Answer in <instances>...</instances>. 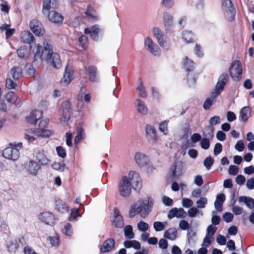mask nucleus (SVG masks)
Returning a JSON list of instances; mask_svg holds the SVG:
<instances>
[{"label":"nucleus","instance_id":"1","mask_svg":"<svg viewBox=\"0 0 254 254\" xmlns=\"http://www.w3.org/2000/svg\"><path fill=\"white\" fill-rule=\"evenodd\" d=\"M44 52H47L46 61L47 63L55 68H59L62 65L60 55L53 52V47L51 41L46 39L43 41V46L39 44L36 45V50L34 55L33 64L39 67L42 63Z\"/></svg>","mask_w":254,"mask_h":254},{"label":"nucleus","instance_id":"2","mask_svg":"<svg viewBox=\"0 0 254 254\" xmlns=\"http://www.w3.org/2000/svg\"><path fill=\"white\" fill-rule=\"evenodd\" d=\"M228 78V75L226 73L220 75L215 85L214 91L210 93V97H207L204 102L203 108L204 110H209L211 106L216 102L218 95L223 91Z\"/></svg>","mask_w":254,"mask_h":254},{"label":"nucleus","instance_id":"3","mask_svg":"<svg viewBox=\"0 0 254 254\" xmlns=\"http://www.w3.org/2000/svg\"><path fill=\"white\" fill-rule=\"evenodd\" d=\"M9 146L5 148L2 152L3 157L6 159L16 160L19 157V150L22 147V143L19 142L17 144L10 143Z\"/></svg>","mask_w":254,"mask_h":254},{"label":"nucleus","instance_id":"4","mask_svg":"<svg viewBox=\"0 0 254 254\" xmlns=\"http://www.w3.org/2000/svg\"><path fill=\"white\" fill-rule=\"evenodd\" d=\"M153 200L151 197L143 199L137 206V212L140 217L145 218L148 216L153 206Z\"/></svg>","mask_w":254,"mask_h":254},{"label":"nucleus","instance_id":"5","mask_svg":"<svg viewBox=\"0 0 254 254\" xmlns=\"http://www.w3.org/2000/svg\"><path fill=\"white\" fill-rule=\"evenodd\" d=\"M184 164L181 161H175L171 166L169 171V177L172 180H176L182 176Z\"/></svg>","mask_w":254,"mask_h":254},{"label":"nucleus","instance_id":"6","mask_svg":"<svg viewBox=\"0 0 254 254\" xmlns=\"http://www.w3.org/2000/svg\"><path fill=\"white\" fill-rule=\"evenodd\" d=\"M229 72L231 78L234 81H239L242 78V67L241 62L236 60L233 62L229 68Z\"/></svg>","mask_w":254,"mask_h":254},{"label":"nucleus","instance_id":"7","mask_svg":"<svg viewBox=\"0 0 254 254\" xmlns=\"http://www.w3.org/2000/svg\"><path fill=\"white\" fill-rule=\"evenodd\" d=\"M131 190L130 182L126 176H124L119 185L120 194L124 197L128 196L131 192Z\"/></svg>","mask_w":254,"mask_h":254},{"label":"nucleus","instance_id":"8","mask_svg":"<svg viewBox=\"0 0 254 254\" xmlns=\"http://www.w3.org/2000/svg\"><path fill=\"white\" fill-rule=\"evenodd\" d=\"M39 219L46 225L53 226L55 224V217L50 212H41L38 215Z\"/></svg>","mask_w":254,"mask_h":254},{"label":"nucleus","instance_id":"9","mask_svg":"<svg viewBox=\"0 0 254 254\" xmlns=\"http://www.w3.org/2000/svg\"><path fill=\"white\" fill-rule=\"evenodd\" d=\"M131 185H133V188L136 190H139L141 187V181L139 174L135 171H131L128 173V179Z\"/></svg>","mask_w":254,"mask_h":254},{"label":"nucleus","instance_id":"10","mask_svg":"<svg viewBox=\"0 0 254 254\" xmlns=\"http://www.w3.org/2000/svg\"><path fill=\"white\" fill-rule=\"evenodd\" d=\"M40 164H38L37 162L34 160H30L25 165L26 171L31 176H35L38 173V171L41 168Z\"/></svg>","mask_w":254,"mask_h":254},{"label":"nucleus","instance_id":"11","mask_svg":"<svg viewBox=\"0 0 254 254\" xmlns=\"http://www.w3.org/2000/svg\"><path fill=\"white\" fill-rule=\"evenodd\" d=\"M30 27L33 33L36 36H41L45 32L42 24L37 19H33L30 21Z\"/></svg>","mask_w":254,"mask_h":254},{"label":"nucleus","instance_id":"12","mask_svg":"<svg viewBox=\"0 0 254 254\" xmlns=\"http://www.w3.org/2000/svg\"><path fill=\"white\" fill-rule=\"evenodd\" d=\"M114 216L111 219L112 224L117 228H123L124 222L123 216L121 215L120 211L116 207L113 209Z\"/></svg>","mask_w":254,"mask_h":254},{"label":"nucleus","instance_id":"13","mask_svg":"<svg viewBox=\"0 0 254 254\" xmlns=\"http://www.w3.org/2000/svg\"><path fill=\"white\" fill-rule=\"evenodd\" d=\"M144 45L154 56H159L160 54L159 48L149 37L145 39Z\"/></svg>","mask_w":254,"mask_h":254},{"label":"nucleus","instance_id":"14","mask_svg":"<svg viewBox=\"0 0 254 254\" xmlns=\"http://www.w3.org/2000/svg\"><path fill=\"white\" fill-rule=\"evenodd\" d=\"M43 112L39 110L32 111L29 116L26 117L28 123L35 125L38 120L42 118Z\"/></svg>","mask_w":254,"mask_h":254},{"label":"nucleus","instance_id":"15","mask_svg":"<svg viewBox=\"0 0 254 254\" xmlns=\"http://www.w3.org/2000/svg\"><path fill=\"white\" fill-rule=\"evenodd\" d=\"M73 79V71L68 69L67 66L65 67L64 74L63 77L60 81L61 85L66 86L68 85Z\"/></svg>","mask_w":254,"mask_h":254},{"label":"nucleus","instance_id":"16","mask_svg":"<svg viewBox=\"0 0 254 254\" xmlns=\"http://www.w3.org/2000/svg\"><path fill=\"white\" fill-rule=\"evenodd\" d=\"M187 213L182 208L176 207L171 209L168 214V218L170 219L176 217L177 218H184L186 216Z\"/></svg>","mask_w":254,"mask_h":254},{"label":"nucleus","instance_id":"17","mask_svg":"<svg viewBox=\"0 0 254 254\" xmlns=\"http://www.w3.org/2000/svg\"><path fill=\"white\" fill-rule=\"evenodd\" d=\"M48 17L49 20L55 24H61L64 20L62 15L55 10L49 12Z\"/></svg>","mask_w":254,"mask_h":254},{"label":"nucleus","instance_id":"18","mask_svg":"<svg viewBox=\"0 0 254 254\" xmlns=\"http://www.w3.org/2000/svg\"><path fill=\"white\" fill-rule=\"evenodd\" d=\"M115 242L112 238L107 239L103 243L100 248V251L101 253H105L110 252L115 247Z\"/></svg>","mask_w":254,"mask_h":254},{"label":"nucleus","instance_id":"19","mask_svg":"<svg viewBox=\"0 0 254 254\" xmlns=\"http://www.w3.org/2000/svg\"><path fill=\"white\" fill-rule=\"evenodd\" d=\"M134 158L135 162L140 167L146 165L149 161L148 157L140 152L135 153Z\"/></svg>","mask_w":254,"mask_h":254},{"label":"nucleus","instance_id":"20","mask_svg":"<svg viewBox=\"0 0 254 254\" xmlns=\"http://www.w3.org/2000/svg\"><path fill=\"white\" fill-rule=\"evenodd\" d=\"M100 29L97 25L92 26L90 28H86L84 29V33L85 34H90L91 39L95 41H97L98 38V35L100 33Z\"/></svg>","mask_w":254,"mask_h":254},{"label":"nucleus","instance_id":"21","mask_svg":"<svg viewBox=\"0 0 254 254\" xmlns=\"http://www.w3.org/2000/svg\"><path fill=\"white\" fill-rule=\"evenodd\" d=\"M43 11L45 13L46 12H49V10L52 9H55L57 6V0H43Z\"/></svg>","mask_w":254,"mask_h":254},{"label":"nucleus","instance_id":"22","mask_svg":"<svg viewBox=\"0 0 254 254\" xmlns=\"http://www.w3.org/2000/svg\"><path fill=\"white\" fill-rule=\"evenodd\" d=\"M163 20L166 28L169 29L173 24V16L168 12H164L163 13Z\"/></svg>","mask_w":254,"mask_h":254},{"label":"nucleus","instance_id":"23","mask_svg":"<svg viewBox=\"0 0 254 254\" xmlns=\"http://www.w3.org/2000/svg\"><path fill=\"white\" fill-rule=\"evenodd\" d=\"M251 109L249 107H244L240 111L239 119L244 122H246L251 116Z\"/></svg>","mask_w":254,"mask_h":254},{"label":"nucleus","instance_id":"24","mask_svg":"<svg viewBox=\"0 0 254 254\" xmlns=\"http://www.w3.org/2000/svg\"><path fill=\"white\" fill-rule=\"evenodd\" d=\"M33 133L37 136L48 137L53 134V132L50 130L39 128L33 129Z\"/></svg>","mask_w":254,"mask_h":254},{"label":"nucleus","instance_id":"25","mask_svg":"<svg viewBox=\"0 0 254 254\" xmlns=\"http://www.w3.org/2000/svg\"><path fill=\"white\" fill-rule=\"evenodd\" d=\"M165 239L174 241L177 237V230L175 228H170L167 229L164 233Z\"/></svg>","mask_w":254,"mask_h":254},{"label":"nucleus","instance_id":"26","mask_svg":"<svg viewBox=\"0 0 254 254\" xmlns=\"http://www.w3.org/2000/svg\"><path fill=\"white\" fill-rule=\"evenodd\" d=\"M145 131L147 135L150 137L154 141L157 140L156 131L153 126L147 125L145 127Z\"/></svg>","mask_w":254,"mask_h":254},{"label":"nucleus","instance_id":"27","mask_svg":"<svg viewBox=\"0 0 254 254\" xmlns=\"http://www.w3.org/2000/svg\"><path fill=\"white\" fill-rule=\"evenodd\" d=\"M20 39L25 43L31 44L34 41V37L30 32L23 31L21 34Z\"/></svg>","mask_w":254,"mask_h":254},{"label":"nucleus","instance_id":"28","mask_svg":"<svg viewBox=\"0 0 254 254\" xmlns=\"http://www.w3.org/2000/svg\"><path fill=\"white\" fill-rule=\"evenodd\" d=\"M10 74L13 79L17 81L22 75V68L18 66H13L10 69Z\"/></svg>","mask_w":254,"mask_h":254},{"label":"nucleus","instance_id":"29","mask_svg":"<svg viewBox=\"0 0 254 254\" xmlns=\"http://www.w3.org/2000/svg\"><path fill=\"white\" fill-rule=\"evenodd\" d=\"M136 106L138 112L145 115L148 113V108L145 103L141 100L137 99L136 100Z\"/></svg>","mask_w":254,"mask_h":254},{"label":"nucleus","instance_id":"30","mask_svg":"<svg viewBox=\"0 0 254 254\" xmlns=\"http://www.w3.org/2000/svg\"><path fill=\"white\" fill-rule=\"evenodd\" d=\"M88 44V38L84 35H82L78 39L77 46L79 50L82 51L85 50Z\"/></svg>","mask_w":254,"mask_h":254},{"label":"nucleus","instance_id":"31","mask_svg":"<svg viewBox=\"0 0 254 254\" xmlns=\"http://www.w3.org/2000/svg\"><path fill=\"white\" fill-rule=\"evenodd\" d=\"M124 246L126 248H134L135 250H138L140 249V244L139 242L136 240L125 241L124 242Z\"/></svg>","mask_w":254,"mask_h":254},{"label":"nucleus","instance_id":"32","mask_svg":"<svg viewBox=\"0 0 254 254\" xmlns=\"http://www.w3.org/2000/svg\"><path fill=\"white\" fill-rule=\"evenodd\" d=\"M89 79L91 82L98 81V78L96 76L97 68L94 66H90L88 68Z\"/></svg>","mask_w":254,"mask_h":254},{"label":"nucleus","instance_id":"33","mask_svg":"<svg viewBox=\"0 0 254 254\" xmlns=\"http://www.w3.org/2000/svg\"><path fill=\"white\" fill-rule=\"evenodd\" d=\"M55 205L58 211L61 213L68 211V207L66 204L61 199H57L55 201Z\"/></svg>","mask_w":254,"mask_h":254},{"label":"nucleus","instance_id":"34","mask_svg":"<svg viewBox=\"0 0 254 254\" xmlns=\"http://www.w3.org/2000/svg\"><path fill=\"white\" fill-rule=\"evenodd\" d=\"M223 10L225 17L228 21H232L234 19L236 13L234 7H230L229 9Z\"/></svg>","mask_w":254,"mask_h":254},{"label":"nucleus","instance_id":"35","mask_svg":"<svg viewBox=\"0 0 254 254\" xmlns=\"http://www.w3.org/2000/svg\"><path fill=\"white\" fill-rule=\"evenodd\" d=\"M239 201L240 202H243L250 209L254 207V200L250 197L242 196L239 197Z\"/></svg>","mask_w":254,"mask_h":254},{"label":"nucleus","instance_id":"36","mask_svg":"<svg viewBox=\"0 0 254 254\" xmlns=\"http://www.w3.org/2000/svg\"><path fill=\"white\" fill-rule=\"evenodd\" d=\"M153 32L154 36L157 39V41L160 46H162L164 44V41L163 38V35L161 30L157 27H155L153 29Z\"/></svg>","mask_w":254,"mask_h":254},{"label":"nucleus","instance_id":"37","mask_svg":"<svg viewBox=\"0 0 254 254\" xmlns=\"http://www.w3.org/2000/svg\"><path fill=\"white\" fill-rule=\"evenodd\" d=\"M5 98L8 102L16 104L18 98L14 92L10 91L6 94Z\"/></svg>","mask_w":254,"mask_h":254},{"label":"nucleus","instance_id":"38","mask_svg":"<svg viewBox=\"0 0 254 254\" xmlns=\"http://www.w3.org/2000/svg\"><path fill=\"white\" fill-rule=\"evenodd\" d=\"M124 235L128 239H132L134 237L132 227L131 225H127L124 228Z\"/></svg>","mask_w":254,"mask_h":254},{"label":"nucleus","instance_id":"39","mask_svg":"<svg viewBox=\"0 0 254 254\" xmlns=\"http://www.w3.org/2000/svg\"><path fill=\"white\" fill-rule=\"evenodd\" d=\"M84 129L82 127L79 128L77 130V134L74 139V144L76 145L78 144L79 142L84 138Z\"/></svg>","mask_w":254,"mask_h":254},{"label":"nucleus","instance_id":"40","mask_svg":"<svg viewBox=\"0 0 254 254\" xmlns=\"http://www.w3.org/2000/svg\"><path fill=\"white\" fill-rule=\"evenodd\" d=\"M38 164H40V166L48 164L49 160L43 153H39L36 157V160Z\"/></svg>","mask_w":254,"mask_h":254},{"label":"nucleus","instance_id":"41","mask_svg":"<svg viewBox=\"0 0 254 254\" xmlns=\"http://www.w3.org/2000/svg\"><path fill=\"white\" fill-rule=\"evenodd\" d=\"M86 91V88L84 87H82L80 88L79 95H81V97L82 99H83V100H84V101L85 102L89 103L90 102V101L91 100V95H90V94L89 93H85Z\"/></svg>","mask_w":254,"mask_h":254},{"label":"nucleus","instance_id":"42","mask_svg":"<svg viewBox=\"0 0 254 254\" xmlns=\"http://www.w3.org/2000/svg\"><path fill=\"white\" fill-rule=\"evenodd\" d=\"M183 40L187 43H191L193 40V35L191 31H185L182 34Z\"/></svg>","mask_w":254,"mask_h":254},{"label":"nucleus","instance_id":"43","mask_svg":"<svg viewBox=\"0 0 254 254\" xmlns=\"http://www.w3.org/2000/svg\"><path fill=\"white\" fill-rule=\"evenodd\" d=\"M183 65L187 72L191 71L194 68V63L191 60H189L187 57L186 58L185 61L183 63Z\"/></svg>","mask_w":254,"mask_h":254},{"label":"nucleus","instance_id":"44","mask_svg":"<svg viewBox=\"0 0 254 254\" xmlns=\"http://www.w3.org/2000/svg\"><path fill=\"white\" fill-rule=\"evenodd\" d=\"M167 224V222L155 221L153 223V228L156 232H160L163 231L166 225Z\"/></svg>","mask_w":254,"mask_h":254},{"label":"nucleus","instance_id":"45","mask_svg":"<svg viewBox=\"0 0 254 254\" xmlns=\"http://www.w3.org/2000/svg\"><path fill=\"white\" fill-rule=\"evenodd\" d=\"M139 80V86L137 88V90L138 91V95L142 98H146L147 96V92L145 90V87L143 85V82L140 79Z\"/></svg>","mask_w":254,"mask_h":254},{"label":"nucleus","instance_id":"46","mask_svg":"<svg viewBox=\"0 0 254 254\" xmlns=\"http://www.w3.org/2000/svg\"><path fill=\"white\" fill-rule=\"evenodd\" d=\"M207 199L206 197H201L196 201V204L197 208H204L207 204Z\"/></svg>","mask_w":254,"mask_h":254},{"label":"nucleus","instance_id":"47","mask_svg":"<svg viewBox=\"0 0 254 254\" xmlns=\"http://www.w3.org/2000/svg\"><path fill=\"white\" fill-rule=\"evenodd\" d=\"M214 160L211 157H207L203 161V165L207 170H209L213 164H214Z\"/></svg>","mask_w":254,"mask_h":254},{"label":"nucleus","instance_id":"48","mask_svg":"<svg viewBox=\"0 0 254 254\" xmlns=\"http://www.w3.org/2000/svg\"><path fill=\"white\" fill-rule=\"evenodd\" d=\"M34 66L36 67V66L33 64V61L32 62V64H27L25 65V69L26 70L27 73L30 75H34L36 71V69L34 67ZM36 67H37L36 66Z\"/></svg>","mask_w":254,"mask_h":254},{"label":"nucleus","instance_id":"49","mask_svg":"<svg viewBox=\"0 0 254 254\" xmlns=\"http://www.w3.org/2000/svg\"><path fill=\"white\" fill-rule=\"evenodd\" d=\"M17 53L20 58L24 59L26 57H27L28 51L24 47H21L17 49Z\"/></svg>","mask_w":254,"mask_h":254},{"label":"nucleus","instance_id":"50","mask_svg":"<svg viewBox=\"0 0 254 254\" xmlns=\"http://www.w3.org/2000/svg\"><path fill=\"white\" fill-rule=\"evenodd\" d=\"M0 0L1 1V3L0 4L1 11L5 13H8L10 8V6L6 1L3 0Z\"/></svg>","mask_w":254,"mask_h":254},{"label":"nucleus","instance_id":"51","mask_svg":"<svg viewBox=\"0 0 254 254\" xmlns=\"http://www.w3.org/2000/svg\"><path fill=\"white\" fill-rule=\"evenodd\" d=\"M137 229L142 232H146L148 230L149 226L148 224L142 221L139 222L137 223Z\"/></svg>","mask_w":254,"mask_h":254},{"label":"nucleus","instance_id":"52","mask_svg":"<svg viewBox=\"0 0 254 254\" xmlns=\"http://www.w3.org/2000/svg\"><path fill=\"white\" fill-rule=\"evenodd\" d=\"M200 145L201 147L204 149L207 150L210 146V141L208 138H202L200 142Z\"/></svg>","mask_w":254,"mask_h":254},{"label":"nucleus","instance_id":"53","mask_svg":"<svg viewBox=\"0 0 254 254\" xmlns=\"http://www.w3.org/2000/svg\"><path fill=\"white\" fill-rule=\"evenodd\" d=\"M168 121H164L159 124V130L165 135L168 133Z\"/></svg>","mask_w":254,"mask_h":254},{"label":"nucleus","instance_id":"54","mask_svg":"<svg viewBox=\"0 0 254 254\" xmlns=\"http://www.w3.org/2000/svg\"><path fill=\"white\" fill-rule=\"evenodd\" d=\"M217 230V227L213 225H209L206 229V235L209 237H212L215 234Z\"/></svg>","mask_w":254,"mask_h":254},{"label":"nucleus","instance_id":"55","mask_svg":"<svg viewBox=\"0 0 254 254\" xmlns=\"http://www.w3.org/2000/svg\"><path fill=\"white\" fill-rule=\"evenodd\" d=\"M5 86L8 89H15L17 86V84L11 79L7 78L5 81Z\"/></svg>","mask_w":254,"mask_h":254},{"label":"nucleus","instance_id":"56","mask_svg":"<svg viewBox=\"0 0 254 254\" xmlns=\"http://www.w3.org/2000/svg\"><path fill=\"white\" fill-rule=\"evenodd\" d=\"M56 151L58 156L62 158H64L66 156V153L65 149L59 146L56 147Z\"/></svg>","mask_w":254,"mask_h":254},{"label":"nucleus","instance_id":"57","mask_svg":"<svg viewBox=\"0 0 254 254\" xmlns=\"http://www.w3.org/2000/svg\"><path fill=\"white\" fill-rule=\"evenodd\" d=\"M33 130L31 129L27 130L25 133L24 138L29 142H32L35 139V137L33 135H31V134H34L33 133Z\"/></svg>","mask_w":254,"mask_h":254},{"label":"nucleus","instance_id":"58","mask_svg":"<svg viewBox=\"0 0 254 254\" xmlns=\"http://www.w3.org/2000/svg\"><path fill=\"white\" fill-rule=\"evenodd\" d=\"M216 212L215 211L212 212V217L211 218L212 225L215 226L218 225L220 223L221 219L220 217L216 215Z\"/></svg>","mask_w":254,"mask_h":254},{"label":"nucleus","instance_id":"59","mask_svg":"<svg viewBox=\"0 0 254 254\" xmlns=\"http://www.w3.org/2000/svg\"><path fill=\"white\" fill-rule=\"evenodd\" d=\"M161 4L167 8L170 9L174 5V0H162Z\"/></svg>","mask_w":254,"mask_h":254},{"label":"nucleus","instance_id":"60","mask_svg":"<svg viewBox=\"0 0 254 254\" xmlns=\"http://www.w3.org/2000/svg\"><path fill=\"white\" fill-rule=\"evenodd\" d=\"M220 123V118L218 116H215L210 118L209 124L211 126H214Z\"/></svg>","mask_w":254,"mask_h":254},{"label":"nucleus","instance_id":"61","mask_svg":"<svg viewBox=\"0 0 254 254\" xmlns=\"http://www.w3.org/2000/svg\"><path fill=\"white\" fill-rule=\"evenodd\" d=\"M61 107L63 109V112L68 111V112H71L70 103L68 101L63 102L62 103Z\"/></svg>","mask_w":254,"mask_h":254},{"label":"nucleus","instance_id":"62","mask_svg":"<svg viewBox=\"0 0 254 254\" xmlns=\"http://www.w3.org/2000/svg\"><path fill=\"white\" fill-rule=\"evenodd\" d=\"M52 167L54 170L59 171H63L64 169V163L62 164L59 162H55L52 164Z\"/></svg>","mask_w":254,"mask_h":254},{"label":"nucleus","instance_id":"63","mask_svg":"<svg viewBox=\"0 0 254 254\" xmlns=\"http://www.w3.org/2000/svg\"><path fill=\"white\" fill-rule=\"evenodd\" d=\"M230 7H234L231 0H222V8L223 10L229 9Z\"/></svg>","mask_w":254,"mask_h":254},{"label":"nucleus","instance_id":"64","mask_svg":"<svg viewBox=\"0 0 254 254\" xmlns=\"http://www.w3.org/2000/svg\"><path fill=\"white\" fill-rule=\"evenodd\" d=\"M63 233L67 236H71L72 234V229L71 225L69 223L66 224L63 230Z\"/></svg>","mask_w":254,"mask_h":254}]
</instances>
